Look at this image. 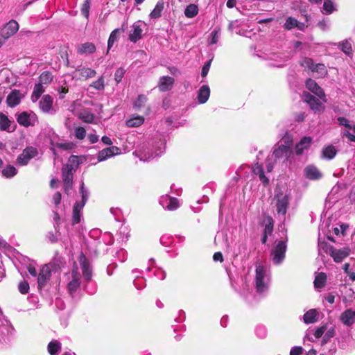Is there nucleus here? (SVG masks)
<instances>
[{
    "label": "nucleus",
    "mask_w": 355,
    "mask_h": 355,
    "mask_svg": "<svg viewBox=\"0 0 355 355\" xmlns=\"http://www.w3.org/2000/svg\"><path fill=\"white\" fill-rule=\"evenodd\" d=\"M255 268V288L258 293L262 294L266 292L269 287V271L261 262H257Z\"/></svg>",
    "instance_id": "nucleus-1"
},
{
    "label": "nucleus",
    "mask_w": 355,
    "mask_h": 355,
    "mask_svg": "<svg viewBox=\"0 0 355 355\" xmlns=\"http://www.w3.org/2000/svg\"><path fill=\"white\" fill-rule=\"evenodd\" d=\"M64 279L69 293L73 296L82 283L80 272L76 263L73 264L69 272L65 273Z\"/></svg>",
    "instance_id": "nucleus-2"
},
{
    "label": "nucleus",
    "mask_w": 355,
    "mask_h": 355,
    "mask_svg": "<svg viewBox=\"0 0 355 355\" xmlns=\"http://www.w3.org/2000/svg\"><path fill=\"white\" fill-rule=\"evenodd\" d=\"M70 164H66L62 168V180L64 182V192L67 194L69 193V191L72 189V181H73V173L72 171L76 169L78 166V157L76 156H71L69 159Z\"/></svg>",
    "instance_id": "nucleus-3"
},
{
    "label": "nucleus",
    "mask_w": 355,
    "mask_h": 355,
    "mask_svg": "<svg viewBox=\"0 0 355 355\" xmlns=\"http://www.w3.org/2000/svg\"><path fill=\"white\" fill-rule=\"evenodd\" d=\"M80 194L82 196L81 202H76L73 207V214H72V224H78L80 222L82 218V210L85 205L89 196V192L85 188L84 182L82 181L80 184Z\"/></svg>",
    "instance_id": "nucleus-4"
},
{
    "label": "nucleus",
    "mask_w": 355,
    "mask_h": 355,
    "mask_svg": "<svg viewBox=\"0 0 355 355\" xmlns=\"http://www.w3.org/2000/svg\"><path fill=\"white\" fill-rule=\"evenodd\" d=\"M147 24L144 21H135L129 31V40L136 43L142 37L144 32L147 30Z\"/></svg>",
    "instance_id": "nucleus-5"
},
{
    "label": "nucleus",
    "mask_w": 355,
    "mask_h": 355,
    "mask_svg": "<svg viewBox=\"0 0 355 355\" xmlns=\"http://www.w3.org/2000/svg\"><path fill=\"white\" fill-rule=\"evenodd\" d=\"M38 154V151L36 148L33 146L26 147L23 150L22 153L19 154L16 159V164L18 166H26L27 165L31 159L36 157Z\"/></svg>",
    "instance_id": "nucleus-6"
},
{
    "label": "nucleus",
    "mask_w": 355,
    "mask_h": 355,
    "mask_svg": "<svg viewBox=\"0 0 355 355\" xmlns=\"http://www.w3.org/2000/svg\"><path fill=\"white\" fill-rule=\"evenodd\" d=\"M18 123L24 127L35 126L38 123V118L33 112H22L17 117Z\"/></svg>",
    "instance_id": "nucleus-7"
},
{
    "label": "nucleus",
    "mask_w": 355,
    "mask_h": 355,
    "mask_svg": "<svg viewBox=\"0 0 355 355\" xmlns=\"http://www.w3.org/2000/svg\"><path fill=\"white\" fill-rule=\"evenodd\" d=\"M286 243L285 241H279L271 251L272 261L275 264L281 263L285 258L286 251Z\"/></svg>",
    "instance_id": "nucleus-8"
},
{
    "label": "nucleus",
    "mask_w": 355,
    "mask_h": 355,
    "mask_svg": "<svg viewBox=\"0 0 355 355\" xmlns=\"http://www.w3.org/2000/svg\"><path fill=\"white\" fill-rule=\"evenodd\" d=\"M165 149V144L162 141H159V145L157 147V149L155 153H150V151L148 150V151L144 150V151H137V155L139 158L140 160L146 162L150 161L156 157H158L159 155H161Z\"/></svg>",
    "instance_id": "nucleus-9"
},
{
    "label": "nucleus",
    "mask_w": 355,
    "mask_h": 355,
    "mask_svg": "<svg viewBox=\"0 0 355 355\" xmlns=\"http://www.w3.org/2000/svg\"><path fill=\"white\" fill-rule=\"evenodd\" d=\"M78 261L80 263L84 282H89L92 277V267L85 256L83 253L80 254Z\"/></svg>",
    "instance_id": "nucleus-10"
},
{
    "label": "nucleus",
    "mask_w": 355,
    "mask_h": 355,
    "mask_svg": "<svg viewBox=\"0 0 355 355\" xmlns=\"http://www.w3.org/2000/svg\"><path fill=\"white\" fill-rule=\"evenodd\" d=\"M292 154L291 149H288L284 147L282 145L277 144L274 146L272 158H274L275 161L283 160L285 162Z\"/></svg>",
    "instance_id": "nucleus-11"
},
{
    "label": "nucleus",
    "mask_w": 355,
    "mask_h": 355,
    "mask_svg": "<svg viewBox=\"0 0 355 355\" xmlns=\"http://www.w3.org/2000/svg\"><path fill=\"white\" fill-rule=\"evenodd\" d=\"M19 30L18 23L12 19L9 21L0 31V34L4 40H7L14 35Z\"/></svg>",
    "instance_id": "nucleus-12"
},
{
    "label": "nucleus",
    "mask_w": 355,
    "mask_h": 355,
    "mask_svg": "<svg viewBox=\"0 0 355 355\" xmlns=\"http://www.w3.org/2000/svg\"><path fill=\"white\" fill-rule=\"evenodd\" d=\"M306 87L309 91L318 96L323 102H327V98L323 89L314 80L311 78L308 79L306 81Z\"/></svg>",
    "instance_id": "nucleus-13"
},
{
    "label": "nucleus",
    "mask_w": 355,
    "mask_h": 355,
    "mask_svg": "<svg viewBox=\"0 0 355 355\" xmlns=\"http://www.w3.org/2000/svg\"><path fill=\"white\" fill-rule=\"evenodd\" d=\"M39 107L41 111L46 114H53V98L49 95H44L39 102Z\"/></svg>",
    "instance_id": "nucleus-14"
},
{
    "label": "nucleus",
    "mask_w": 355,
    "mask_h": 355,
    "mask_svg": "<svg viewBox=\"0 0 355 355\" xmlns=\"http://www.w3.org/2000/svg\"><path fill=\"white\" fill-rule=\"evenodd\" d=\"M277 211L279 214L285 215L288 206V196L284 193H279L276 196Z\"/></svg>",
    "instance_id": "nucleus-15"
},
{
    "label": "nucleus",
    "mask_w": 355,
    "mask_h": 355,
    "mask_svg": "<svg viewBox=\"0 0 355 355\" xmlns=\"http://www.w3.org/2000/svg\"><path fill=\"white\" fill-rule=\"evenodd\" d=\"M120 153L121 149L116 146H112L101 150L98 154V160L102 162Z\"/></svg>",
    "instance_id": "nucleus-16"
},
{
    "label": "nucleus",
    "mask_w": 355,
    "mask_h": 355,
    "mask_svg": "<svg viewBox=\"0 0 355 355\" xmlns=\"http://www.w3.org/2000/svg\"><path fill=\"white\" fill-rule=\"evenodd\" d=\"M96 71L85 67H79L75 71V77L80 80H87L96 76Z\"/></svg>",
    "instance_id": "nucleus-17"
},
{
    "label": "nucleus",
    "mask_w": 355,
    "mask_h": 355,
    "mask_svg": "<svg viewBox=\"0 0 355 355\" xmlns=\"http://www.w3.org/2000/svg\"><path fill=\"white\" fill-rule=\"evenodd\" d=\"M52 272L45 265L41 268L37 277L39 289H42L50 280Z\"/></svg>",
    "instance_id": "nucleus-18"
},
{
    "label": "nucleus",
    "mask_w": 355,
    "mask_h": 355,
    "mask_svg": "<svg viewBox=\"0 0 355 355\" xmlns=\"http://www.w3.org/2000/svg\"><path fill=\"white\" fill-rule=\"evenodd\" d=\"M24 95L19 90L14 89L8 95L6 103L9 107H15L20 103Z\"/></svg>",
    "instance_id": "nucleus-19"
},
{
    "label": "nucleus",
    "mask_w": 355,
    "mask_h": 355,
    "mask_svg": "<svg viewBox=\"0 0 355 355\" xmlns=\"http://www.w3.org/2000/svg\"><path fill=\"white\" fill-rule=\"evenodd\" d=\"M64 259L59 255L58 253H55L51 261L45 266H47L51 272H55L64 266Z\"/></svg>",
    "instance_id": "nucleus-20"
},
{
    "label": "nucleus",
    "mask_w": 355,
    "mask_h": 355,
    "mask_svg": "<svg viewBox=\"0 0 355 355\" xmlns=\"http://www.w3.org/2000/svg\"><path fill=\"white\" fill-rule=\"evenodd\" d=\"M304 101L307 103L310 107L316 112H321L324 110V106L322 103L313 96L307 94L304 96Z\"/></svg>",
    "instance_id": "nucleus-21"
},
{
    "label": "nucleus",
    "mask_w": 355,
    "mask_h": 355,
    "mask_svg": "<svg viewBox=\"0 0 355 355\" xmlns=\"http://www.w3.org/2000/svg\"><path fill=\"white\" fill-rule=\"evenodd\" d=\"M349 251L348 248L337 250L331 247L330 255L336 262H340L349 254Z\"/></svg>",
    "instance_id": "nucleus-22"
},
{
    "label": "nucleus",
    "mask_w": 355,
    "mask_h": 355,
    "mask_svg": "<svg viewBox=\"0 0 355 355\" xmlns=\"http://www.w3.org/2000/svg\"><path fill=\"white\" fill-rule=\"evenodd\" d=\"M175 80L171 76H162L158 83V87L161 92H167L173 88Z\"/></svg>",
    "instance_id": "nucleus-23"
},
{
    "label": "nucleus",
    "mask_w": 355,
    "mask_h": 355,
    "mask_svg": "<svg viewBox=\"0 0 355 355\" xmlns=\"http://www.w3.org/2000/svg\"><path fill=\"white\" fill-rule=\"evenodd\" d=\"M312 143V138L311 137H304L301 139L299 143L295 146V153L297 155H301L304 153V150H308Z\"/></svg>",
    "instance_id": "nucleus-24"
},
{
    "label": "nucleus",
    "mask_w": 355,
    "mask_h": 355,
    "mask_svg": "<svg viewBox=\"0 0 355 355\" xmlns=\"http://www.w3.org/2000/svg\"><path fill=\"white\" fill-rule=\"evenodd\" d=\"M338 152L336 146L332 144L324 146L321 152V157L324 159L331 160L335 157Z\"/></svg>",
    "instance_id": "nucleus-25"
},
{
    "label": "nucleus",
    "mask_w": 355,
    "mask_h": 355,
    "mask_svg": "<svg viewBox=\"0 0 355 355\" xmlns=\"http://www.w3.org/2000/svg\"><path fill=\"white\" fill-rule=\"evenodd\" d=\"M96 46L92 42H85L78 46L77 52L81 55H89L96 51Z\"/></svg>",
    "instance_id": "nucleus-26"
},
{
    "label": "nucleus",
    "mask_w": 355,
    "mask_h": 355,
    "mask_svg": "<svg viewBox=\"0 0 355 355\" xmlns=\"http://www.w3.org/2000/svg\"><path fill=\"white\" fill-rule=\"evenodd\" d=\"M319 319V312L317 309H313L306 311L303 316V321L306 324H313Z\"/></svg>",
    "instance_id": "nucleus-27"
},
{
    "label": "nucleus",
    "mask_w": 355,
    "mask_h": 355,
    "mask_svg": "<svg viewBox=\"0 0 355 355\" xmlns=\"http://www.w3.org/2000/svg\"><path fill=\"white\" fill-rule=\"evenodd\" d=\"M340 320L347 326L353 324L355 322V311L352 309L346 310L341 314Z\"/></svg>",
    "instance_id": "nucleus-28"
},
{
    "label": "nucleus",
    "mask_w": 355,
    "mask_h": 355,
    "mask_svg": "<svg viewBox=\"0 0 355 355\" xmlns=\"http://www.w3.org/2000/svg\"><path fill=\"white\" fill-rule=\"evenodd\" d=\"M210 96V89L208 85H202L198 92V101L200 104L206 103Z\"/></svg>",
    "instance_id": "nucleus-29"
},
{
    "label": "nucleus",
    "mask_w": 355,
    "mask_h": 355,
    "mask_svg": "<svg viewBox=\"0 0 355 355\" xmlns=\"http://www.w3.org/2000/svg\"><path fill=\"white\" fill-rule=\"evenodd\" d=\"M161 204L163 207L166 206V208L168 210H175L179 207V201L175 198H168L166 196L161 200Z\"/></svg>",
    "instance_id": "nucleus-30"
},
{
    "label": "nucleus",
    "mask_w": 355,
    "mask_h": 355,
    "mask_svg": "<svg viewBox=\"0 0 355 355\" xmlns=\"http://www.w3.org/2000/svg\"><path fill=\"white\" fill-rule=\"evenodd\" d=\"M305 176L310 180H318L322 177L321 173L314 166H308L304 169Z\"/></svg>",
    "instance_id": "nucleus-31"
},
{
    "label": "nucleus",
    "mask_w": 355,
    "mask_h": 355,
    "mask_svg": "<svg viewBox=\"0 0 355 355\" xmlns=\"http://www.w3.org/2000/svg\"><path fill=\"white\" fill-rule=\"evenodd\" d=\"M275 58H272L276 62L273 64L275 67H281L291 59V55L288 53H279L274 55Z\"/></svg>",
    "instance_id": "nucleus-32"
},
{
    "label": "nucleus",
    "mask_w": 355,
    "mask_h": 355,
    "mask_svg": "<svg viewBox=\"0 0 355 355\" xmlns=\"http://www.w3.org/2000/svg\"><path fill=\"white\" fill-rule=\"evenodd\" d=\"M252 171L254 174L259 175V180L263 184H268L269 180L264 175L262 166L259 163H256L253 166Z\"/></svg>",
    "instance_id": "nucleus-33"
},
{
    "label": "nucleus",
    "mask_w": 355,
    "mask_h": 355,
    "mask_svg": "<svg viewBox=\"0 0 355 355\" xmlns=\"http://www.w3.org/2000/svg\"><path fill=\"white\" fill-rule=\"evenodd\" d=\"M78 116L83 122L92 123L94 121L95 116L90 111L84 110L78 114Z\"/></svg>",
    "instance_id": "nucleus-34"
},
{
    "label": "nucleus",
    "mask_w": 355,
    "mask_h": 355,
    "mask_svg": "<svg viewBox=\"0 0 355 355\" xmlns=\"http://www.w3.org/2000/svg\"><path fill=\"white\" fill-rule=\"evenodd\" d=\"M2 176L6 178H12L17 173V169L12 165H6L1 170Z\"/></svg>",
    "instance_id": "nucleus-35"
},
{
    "label": "nucleus",
    "mask_w": 355,
    "mask_h": 355,
    "mask_svg": "<svg viewBox=\"0 0 355 355\" xmlns=\"http://www.w3.org/2000/svg\"><path fill=\"white\" fill-rule=\"evenodd\" d=\"M11 121L6 115L0 113V130L10 132Z\"/></svg>",
    "instance_id": "nucleus-36"
},
{
    "label": "nucleus",
    "mask_w": 355,
    "mask_h": 355,
    "mask_svg": "<svg viewBox=\"0 0 355 355\" xmlns=\"http://www.w3.org/2000/svg\"><path fill=\"white\" fill-rule=\"evenodd\" d=\"M121 31H122L120 28H116L110 33V35L108 41H107V53L109 52L110 49L112 47L114 42L118 40V39L119 37V35L121 33Z\"/></svg>",
    "instance_id": "nucleus-37"
},
{
    "label": "nucleus",
    "mask_w": 355,
    "mask_h": 355,
    "mask_svg": "<svg viewBox=\"0 0 355 355\" xmlns=\"http://www.w3.org/2000/svg\"><path fill=\"white\" fill-rule=\"evenodd\" d=\"M144 122V118L141 116L135 115L126 121L128 127H139Z\"/></svg>",
    "instance_id": "nucleus-38"
},
{
    "label": "nucleus",
    "mask_w": 355,
    "mask_h": 355,
    "mask_svg": "<svg viewBox=\"0 0 355 355\" xmlns=\"http://www.w3.org/2000/svg\"><path fill=\"white\" fill-rule=\"evenodd\" d=\"M61 349V343L55 340L51 341L48 345V352L51 355H58Z\"/></svg>",
    "instance_id": "nucleus-39"
},
{
    "label": "nucleus",
    "mask_w": 355,
    "mask_h": 355,
    "mask_svg": "<svg viewBox=\"0 0 355 355\" xmlns=\"http://www.w3.org/2000/svg\"><path fill=\"white\" fill-rule=\"evenodd\" d=\"M327 275L324 272L318 273L314 280V286L316 288H322L325 286Z\"/></svg>",
    "instance_id": "nucleus-40"
},
{
    "label": "nucleus",
    "mask_w": 355,
    "mask_h": 355,
    "mask_svg": "<svg viewBox=\"0 0 355 355\" xmlns=\"http://www.w3.org/2000/svg\"><path fill=\"white\" fill-rule=\"evenodd\" d=\"M44 92V89L41 83L35 84L31 95L32 101L36 102Z\"/></svg>",
    "instance_id": "nucleus-41"
},
{
    "label": "nucleus",
    "mask_w": 355,
    "mask_h": 355,
    "mask_svg": "<svg viewBox=\"0 0 355 355\" xmlns=\"http://www.w3.org/2000/svg\"><path fill=\"white\" fill-rule=\"evenodd\" d=\"M198 13V7L196 4H189L184 10V15L188 18H193Z\"/></svg>",
    "instance_id": "nucleus-42"
},
{
    "label": "nucleus",
    "mask_w": 355,
    "mask_h": 355,
    "mask_svg": "<svg viewBox=\"0 0 355 355\" xmlns=\"http://www.w3.org/2000/svg\"><path fill=\"white\" fill-rule=\"evenodd\" d=\"M164 9V2L158 1L153 10V11L150 13V17L151 19H157L161 16L162 12Z\"/></svg>",
    "instance_id": "nucleus-43"
},
{
    "label": "nucleus",
    "mask_w": 355,
    "mask_h": 355,
    "mask_svg": "<svg viewBox=\"0 0 355 355\" xmlns=\"http://www.w3.org/2000/svg\"><path fill=\"white\" fill-rule=\"evenodd\" d=\"M349 130H352L353 133L355 134V125H352L349 122V125L345 126V129L343 131V135L347 137V139L352 142H355V135L352 134Z\"/></svg>",
    "instance_id": "nucleus-44"
},
{
    "label": "nucleus",
    "mask_w": 355,
    "mask_h": 355,
    "mask_svg": "<svg viewBox=\"0 0 355 355\" xmlns=\"http://www.w3.org/2000/svg\"><path fill=\"white\" fill-rule=\"evenodd\" d=\"M349 130H352L353 133L355 134V125H352L349 122V125L345 126V129L343 131V135L347 137V139L352 142H355V135L352 134Z\"/></svg>",
    "instance_id": "nucleus-45"
},
{
    "label": "nucleus",
    "mask_w": 355,
    "mask_h": 355,
    "mask_svg": "<svg viewBox=\"0 0 355 355\" xmlns=\"http://www.w3.org/2000/svg\"><path fill=\"white\" fill-rule=\"evenodd\" d=\"M336 331L334 327L331 326L329 327L327 324V329L325 331L324 336L322 340V344L324 345L327 343L331 338L335 336Z\"/></svg>",
    "instance_id": "nucleus-46"
},
{
    "label": "nucleus",
    "mask_w": 355,
    "mask_h": 355,
    "mask_svg": "<svg viewBox=\"0 0 355 355\" xmlns=\"http://www.w3.org/2000/svg\"><path fill=\"white\" fill-rule=\"evenodd\" d=\"M336 10V6L334 2L331 0H326L324 1L322 12L326 15H329Z\"/></svg>",
    "instance_id": "nucleus-47"
},
{
    "label": "nucleus",
    "mask_w": 355,
    "mask_h": 355,
    "mask_svg": "<svg viewBox=\"0 0 355 355\" xmlns=\"http://www.w3.org/2000/svg\"><path fill=\"white\" fill-rule=\"evenodd\" d=\"M311 71L318 73L319 77H322L327 73L325 65L321 63L314 64Z\"/></svg>",
    "instance_id": "nucleus-48"
},
{
    "label": "nucleus",
    "mask_w": 355,
    "mask_h": 355,
    "mask_svg": "<svg viewBox=\"0 0 355 355\" xmlns=\"http://www.w3.org/2000/svg\"><path fill=\"white\" fill-rule=\"evenodd\" d=\"M297 25V20L293 17H288L284 24V28L286 30L290 31L293 28H295V26Z\"/></svg>",
    "instance_id": "nucleus-49"
},
{
    "label": "nucleus",
    "mask_w": 355,
    "mask_h": 355,
    "mask_svg": "<svg viewBox=\"0 0 355 355\" xmlns=\"http://www.w3.org/2000/svg\"><path fill=\"white\" fill-rule=\"evenodd\" d=\"M349 226L347 224H340L333 228V232L336 236H345Z\"/></svg>",
    "instance_id": "nucleus-50"
},
{
    "label": "nucleus",
    "mask_w": 355,
    "mask_h": 355,
    "mask_svg": "<svg viewBox=\"0 0 355 355\" xmlns=\"http://www.w3.org/2000/svg\"><path fill=\"white\" fill-rule=\"evenodd\" d=\"M52 80L53 76L49 71H44L40 76V81L42 85L49 84L52 81Z\"/></svg>",
    "instance_id": "nucleus-51"
},
{
    "label": "nucleus",
    "mask_w": 355,
    "mask_h": 355,
    "mask_svg": "<svg viewBox=\"0 0 355 355\" xmlns=\"http://www.w3.org/2000/svg\"><path fill=\"white\" fill-rule=\"evenodd\" d=\"M101 241L103 242L106 245H112L114 242V238L112 234L110 232H105L100 238Z\"/></svg>",
    "instance_id": "nucleus-52"
},
{
    "label": "nucleus",
    "mask_w": 355,
    "mask_h": 355,
    "mask_svg": "<svg viewBox=\"0 0 355 355\" xmlns=\"http://www.w3.org/2000/svg\"><path fill=\"white\" fill-rule=\"evenodd\" d=\"M72 147L71 144L70 143H56L55 144H52V147L51 149L55 154V148L62 149V150H69Z\"/></svg>",
    "instance_id": "nucleus-53"
},
{
    "label": "nucleus",
    "mask_w": 355,
    "mask_h": 355,
    "mask_svg": "<svg viewBox=\"0 0 355 355\" xmlns=\"http://www.w3.org/2000/svg\"><path fill=\"white\" fill-rule=\"evenodd\" d=\"M341 50L347 55H349L352 52V44L349 41L345 40L340 44Z\"/></svg>",
    "instance_id": "nucleus-54"
},
{
    "label": "nucleus",
    "mask_w": 355,
    "mask_h": 355,
    "mask_svg": "<svg viewBox=\"0 0 355 355\" xmlns=\"http://www.w3.org/2000/svg\"><path fill=\"white\" fill-rule=\"evenodd\" d=\"M327 329V324H323V325L316 328L313 331V333L315 338L318 339V338H321L324 335Z\"/></svg>",
    "instance_id": "nucleus-55"
},
{
    "label": "nucleus",
    "mask_w": 355,
    "mask_h": 355,
    "mask_svg": "<svg viewBox=\"0 0 355 355\" xmlns=\"http://www.w3.org/2000/svg\"><path fill=\"white\" fill-rule=\"evenodd\" d=\"M220 35V30L214 29L210 34L209 44H215L218 42Z\"/></svg>",
    "instance_id": "nucleus-56"
},
{
    "label": "nucleus",
    "mask_w": 355,
    "mask_h": 355,
    "mask_svg": "<svg viewBox=\"0 0 355 355\" xmlns=\"http://www.w3.org/2000/svg\"><path fill=\"white\" fill-rule=\"evenodd\" d=\"M255 333L257 337L265 338L267 336L266 328L263 325H257L255 329Z\"/></svg>",
    "instance_id": "nucleus-57"
},
{
    "label": "nucleus",
    "mask_w": 355,
    "mask_h": 355,
    "mask_svg": "<svg viewBox=\"0 0 355 355\" xmlns=\"http://www.w3.org/2000/svg\"><path fill=\"white\" fill-rule=\"evenodd\" d=\"M74 135L76 139L82 140L86 136V130L83 127H77L74 130Z\"/></svg>",
    "instance_id": "nucleus-58"
},
{
    "label": "nucleus",
    "mask_w": 355,
    "mask_h": 355,
    "mask_svg": "<svg viewBox=\"0 0 355 355\" xmlns=\"http://www.w3.org/2000/svg\"><path fill=\"white\" fill-rule=\"evenodd\" d=\"M300 64L304 68H308L309 69L312 70V68L314 66V62L311 58H304L301 60Z\"/></svg>",
    "instance_id": "nucleus-59"
},
{
    "label": "nucleus",
    "mask_w": 355,
    "mask_h": 355,
    "mask_svg": "<svg viewBox=\"0 0 355 355\" xmlns=\"http://www.w3.org/2000/svg\"><path fill=\"white\" fill-rule=\"evenodd\" d=\"M277 144H279V145H282L284 147L288 149H291V146L293 145V140L289 136H285Z\"/></svg>",
    "instance_id": "nucleus-60"
},
{
    "label": "nucleus",
    "mask_w": 355,
    "mask_h": 355,
    "mask_svg": "<svg viewBox=\"0 0 355 355\" xmlns=\"http://www.w3.org/2000/svg\"><path fill=\"white\" fill-rule=\"evenodd\" d=\"M147 101V98L145 95H139L137 98L134 102V106L137 108H140L144 105Z\"/></svg>",
    "instance_id": "nucleus-61"
},
{
    "label": "nucleus",
    "mask_w": 355,
    "mask_h": 355,
    "mask_svg": "<svg viewBox=\"0 0 355 355\" xmlns=\"http://www.w3.org/2000/svg\"><path fill=\"white\" fill-rule=\"evenodd\" d=\"M273 231V220L271 218L268 219V223L265 225L263 234L268 236L271 235Z\"/></svg>",
    "instance_id": "nucleus-62"
},
{
    "label": "nucleus",
    "mask_w": 355,
    "mask_h": 355,
    "mask_svg": "<svg viewBox=\"0 0 355 355\" xmlns=\"http://www.w3.org/2000/svg\"><path fill=\"white\" fill-rule=\"evenodd\" d=\"M90 86L94 87L97 90H103L105 87L103 77L101 76L96 81L94 82Z\"/></svg>",
    "instance_id": "nucleus-63"
},
{
    "label": "nucleus",
    "mask_w": 355,
    "mask_h": 355,
    "mask_svg": "<svg viewBox=\"0 0 355 355\" xmlns=\"http://www.w3.org/2000/svg\"><path fill=\"white\" fill-rule=\"evenodd\" d=\"M18 288L21 294H26L29 291V284L27 282H21L19 284Z\"/></svg>",
    "instance_id": "nucleus-64"
}]
</instances>
